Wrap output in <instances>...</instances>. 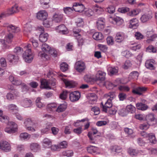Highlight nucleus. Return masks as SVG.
<instances>
[{"label": "nucleus", "instance_id": "obj_1", "mask_svg": "<svg viewBox=\"0 0 157 157\" xmlns=\"http://www.w3.org/2000/svg\"><path fill=\"white\" fill-rule=\"evenodd\" d=\"M31 48L30 44H28L24 47V49L26 50L23 54V57L24 60L28 63L31 62L33 58V55L31 51Z\"/></svg>", "mask_w": 157, "mask_h": 157}, {"label": "nucleus", "instance_id": "obj_2", "mask_svg": "<svg viewBox=\"0 0 157 157\" xmlns=\"http://www.w3.org/2000/svg\"><path fill=\"white\" fill-rule=\"evenodd\" d=\"M50 48H51L46 43L43 44L41 47V49L44 52L43 53L41 52H40L39 53V56L47 60H49L50 57L49 55H48L47 53Z\"/></svg>", "mask_w": 157, "mask_h": 157}, {"label": "nucleus", "instance_id": "obj_3", "mask_svg": "<svg viewBox=\"0 0 157 157\" xmlns=\"http://www.w3.org/2000/svg\"><path fill=\"white\" fill-rule=\"evenodd\" d=\"M8 125L10 126L7 127L5 128L4 131L6 132L11 134L14 133L17 131V125L14 122L10 121L8 124Z\"/></svg>", "mask_w": 157, "mask_h": 157}, {"label": "nucleus", "instance_id": "obj_4", "mask_svg": "<svg viewBox=\"0 0 157 157\" xmlns=\"http://www.w3.org/2000/svg\"><path fill=\"white\" fill-rule=\"evenodd\" d=\"M145 119L147 123L151 125H153L157 123V119L155 117L154 114L153 113H150L146 115Z\"/></svg>", "mask_w": 157, "mask_h": 157}, {"label": "nucleus", "instance_id": "obj_5", "mask_svg": "<svg viewBox=\"0 0 157 157\" xmlns=\"http://www.w3.org/2000/svg\"><path fill=\"white\" fill-rule=\"evenodd\" d=\"M0 149L6 152H9L11 150L10 144L6 141H0Z\"/></svg>", "mask_w": 157, "mask_h": 157}, {"label": "nucleus", "instance_id": "obj_6", "mask_svg": "<svg viewBox=\"0 0 157 157\" xmlns=\"http://www.w3.org/2000/svg\"><path fill=\"white\" fill-rule=\"evenodd\" d=\"M75 68L77 71L81 72L86 68L85 63L83 61H78L75 63Z\"/></svg>", "mask_w": 157, "mask_h": 157}, {"label": "nucleus", "instance_id": "obj_7", "mask_svg": "<svg viewBox=\"0 0 157 157\" xmlns=\"http://www.w3.org/2000/svg\"><path fill=\"white\" fill-rule=\"evenodd\" d=\"M69 97L70 100L72 102L78 101L80 97V93L78 91H75L69 94Z\"/></svg>", "mask_w": 157, "mask_h": 157}, {"label": "nucleus", "instance_id": "obj_8", "mask_svg": "<svg viewBox=\"0 0 157 157\" xmlns=\"http://www.w3.org/2000/svg\"><path fill=\"white\" fill-rule=\"evenodd\" d=\"M156 64V62L153 59H150L146 60L145 63V66L148 69L151 70H154L155 69V65Z\"/></svg>", "mask_w": 157, "mask_h": 157}, {"label": "nucleus", "instance_id": "obj_9", "mask_svg": "<svg viewBox=\"0 0 157 157\" xmlns=\"http://www.w3.org/2000/svg\"><path fill=\"white\" fill-rule=\"evenodd\" d=\"M98 29L101 31L103 30L105 25V20L104 18L101 17L98 18L96 22Z\"/></svg>", "mask_w": 157, "mask_h": 157}, {"label": "nucleus", "instance_id": "obj_10", "mask_svg": "<svg viewBox=\"0 0 157 157\" xmlns=\"http://www.w3.org/2000/svg\"><path fill=\"white\" fill-rule=\"evenodd\" d=\"M92 132H89L87 136L90 139V142L91 144H95L96 141L94 138L93 135L96 134L98 133V131L97 129L94 128L92 129Z\"/></svg>", "mask_w": 157, "mask_h": 157}, {"label": "nucleus", "instance_id": "obj_11", "mask_svg": "<svg viewBox=\"0 0 157 157\" xmlns=\"http://www.w3.org/2000/svg\"><path fill=\"white\" fill-rule=\"evenodd\" d=\"M101 107L102 108L103 111L107 112V109H110L112 106V99L108 98L107 101L105 103L104 105L102 102L101 103Z\"/></svg>", "mask_w": 157, "mask_h": 157}, {"label": "nucleus", "instance_id": "obj_12", "mask_svg": "<svg viewBox=\"0 0 157 157\" xmlns=\"http://www.w3.org/2000/svg\"><path fill=\"white\" fill-rule=\"evenodd\" d=\"M147 88L144 87H139L133 89L132 90V93L134 94L139 95H142L143 93L147 90Z\"/></svg>", "mask_w": 157, "mask_h": 157}, {"label": "nucleus", "instance_id": "obj_13", "mask_svg": "<svg viewBox=\"0 0 157 157\" xmlns=\"http://www.w3.org/2000/svg\"><path fill=\"white\" fill-rule=\"evenodd\" d=\"M48 13L45 10H40L36 14L37 18L40 20H45L48 17Z\"/></svg>", "mask_w": 157, "mask_h": 157}, {"label": "nucleus", "instance_id": "obj_14", "mask_svg": "<svg viewBox=\"0 0 157 157\" xmlns=\"http://www.w3.org/2000/svg\"><path fill=\"white\" fill-rule=\"evenodd\" d=\"M73 9L76 12H82L84 10V6L82 4L75 3L73 5Z\"/></svg>", "mask_w": 157, "mask_h": 157}, {"label": "nucleus", "instance_id": "obj_15", "mask_svg": "<svg viewBox=\"0 0 157 157\" xmlns=\"http://www.w3.org/2000/svg\"><path fill=\"white\" fill-rule=\"evenodd\" d=\"M125 37V33L122 32H117L116 34L115 37V41L118 42H121L124 39Z\"/></svg>", "mask_w": 157, "mask_h": 157}, {"label": "nucleus", "instance_id": "obj_16", "mask_svg": "<svg viewBox=\"0 0 157 157\" xmlns=\"http://www.w3.org/2000/svg\"><path fill=\"white\" fill-rule=\"evenodd\" d=\"M106 74L101 71H98L96 75V79L97 80L103 81L105 80Z\"/></svg>", "mask_w": 157, "mask_h": 157}, {"label": "nucleus", "instance_id": "obj_17", "mask_svg": "<svg viewBox=\"0 0 157 157\" xmlns=\"http://www.w3.org/2000/svg\"><path fill=\"white\" fill-rule=\"evenodd\" d=\"M129 23V28L133 29H136L139 25L138 21L136 18L131 20L130 21Z\"/></svg>", "mask_w": 157, "mask_h": 157}, {"label": "nucleus", "instance_id": "obj_18", "mask_svg": "<svg viewBox=\"0 0 157 157\" xmlns=\"http://www.w3.org/2000/svg\"><path fill=\"white\" fill-rule=\"evenodd\" d=\"M7 59L10 63H15L19 59V57L17 55L9 54L7 56Z\"/></svg>", "mask_w": 157, "mask_h": 157}, {"label": "nucleus", "instance_id": "obj_19", "mask_svg": "<svg viewBox=\"0 0 157 157\" xmlns=\"http://www.w3.org/2000/svg\"><path fill=\"white\" fill-rule=\"evenodd\" d=\"M20 8H19L16 5L12 6L10 8L8 9L7 10V13L9 15L12 14L14 13L18 12Z\"/></svg>", "mask_w": 157, "mask_h": 157}, {"label": "nucleus", "instance_id": "obj_20", "mask_svg": "<svg viewBox=\"0 0 157 157\" xmlns=\"http://www.w3.org/2000/svg\"><path fill=\"white\" fill-rule=\"evenodd\" d=\"M107 71L109 75H116L118 72V70L117 67L109 66L108 67Z\"/></svg>", "mask_w": 157, "mask_h": 157}, {"label": "nucleus", "instance_id": "obj_21", "mask_svg": "<svg viewBox=\"0 0 157 157\" xmlns=\"http://www.w3.org/2000/svg\"><path fill=\"white\" fill-rule=\"evenodd\" d=\"M152 17V13L151 12H149L148 13H146L143 15L140 18L141 20L143 22H145Z\"/></svg>", "mask_w": 157, "mask_h": 157}, {"label": "nucleus", "instance_id": "obj_22", "mask_svg": "<svg viewBox=\"0 0 157 157\" xmlns=\"http://www.w3.org/2000/svg\"><path fill=\"white\" fill-rule=\"evenodd\" d=\"M63 17V14L56 13L53 17L52 20L53 21L56 22H59L62 20Z\"/></svg>", "mask_w": 157, "mask_h": 157}, {"label": "nucleus", "instance_id": "obj_23", "mask_svg": "<svg viewBox=\"0 0 157 157\" xmlns=\"http://www.w3.org/2000/svg\"><path fill=\"white\" fill-rule=\"evenodd\" d=\"M57 29L61 33L65 34L67 33V29L64 25H61L57 27Z\"/></svg>", "mask_w": 157, "mask_h": 157}, {"label": "nucleus", "instance_id": "obj_24", "mask_svg": "<svg viewBox=\"0 0 157 157\" xmlns=\"http://www.w3.org/2000/svg\"><path fill=\"white\" fill-rule=\"evenodd\" d=\"M32 103V101L28 98H25L22 101L21 105L24 107L27 108L30 106Z\"/></svg>", "mask_w": 157, "mask_h": 157}, {"label": "nucleus", "instance_id": "obj_25", "mask_svg": "<svg viewBox=\"0 0 157 157\" xmlns=\"http://www.w3.org/2000/svg\"><path fill=\"white\" fill-rule=\"evenodd\" d=\"M98 150L99 148L98 147L92 145H90L87 147V152L91 154L95 153Z\"/></svg>", "mask_w": 157, "mask_h": 157}, {"label": "nucleus", "instance_id": "obj_26", "mask_svg": "<svg viewBox=\"0 0 157 157\" xmlns=\"http://www.w3.org/2000/svg\"><path fill=\"white\" fill-rule=\"evenodd\" d=\"M62 80L67 87L70 88H73L75 86L74 83L72 81L65 78H63Z\"/></svg>", "mask_w": 157, "mask_h": 157}, {"label": "nucleus", "instance_id": "obj_27", "mask_svg": "<svg viewBox=\"0 0 157 157\" xmlns=\"http://www.w3.org/2000/svg\"><path fill=\"white\" fill-rule=\"evenodd\" d=\"M136 107L137 109L142 111L145 110L148 108V106L146 104L141 102L138 103L136 104Z\"/></svg>", "mask_w": 157, "mask_h": 157}, {"label": "nucleus", "instance_id": "obj_28", "mask_svg": "<svg viewBox=\"0 0 157 157\" xmlns=\"http://www.w3.org/2000/svg\"><path fill=\"white\" fill-rule=\"evenodd\" d=\"M7 29L8 31L16 33L20 31L19 27H16L12 25H9L7 26Z\"/></svg>", "mask_w": 157, "mask_h": 157}, {"label": "nucleus", "instance_id": "obj_29", "mask_svg": "<svg viewBox=\"0 0 157 157\" xmlns=\"http://www.w3.org/2000/svg\"><path fill=\"white\" fill-rule=\"evenodd\" d=\"M43 145L45 148L49 147L52 144V140L48 138H44L43 141Z\"/></svg>", "mask_w": 157, "mask_h": 157}, {"label": "nucleus", "instance_id": "obj_30", "mask_svg": "<svg viewBox=\"0 0 157 157\" xmlns=\"http://www.w3.org/2000/svg\"><path fill=\"white\" fill-rule=\"evenodd\" d=\"M48 35L47 33H41L39 37V40L41 42H45L48 39Z\"/></svg>", "mask_w": 157, "mask_h": 157}, {"label": "nucleus", "instance_id": "obj_31", "mask_svg": "<svg viewBox=\"0 0 157 157\" xmlns=\"http://www.w3.org/2000/svg\"><path fill=\"white\" fill-rule=\"evenodd\" d=\"M93 38L96 40H102L104 36L101 33L96 32L93 35Z\"/></svg>", "mask_w": 157, "mask_h": 157}, {"label": "nucleus", "instance_id": "obj_32", "mask_svg": "<svg viewBox=\"0 0 157 157\" xmlns=\"http://www.w3.org/2000/svg\"><path fill=\"white\" fill-rule=\"evenodd\" d=\"M126 109V111H127V113H133L135 112L136 110L135 107L132 105H127Z\"/></svg>", "mask_w": 157, "mask_h": 157}, {"label": "nucleus", "instance_id": "obj_33", "mask_svg": "<svg viewBox=\"0 0 157 157\" xmlns=\"http://www.w3.org/2000/svg\"><path fill=\"white\" fill-rule=\"evenodd\" d=\"M49 81L45 79H43L41 80V85L42 87L49 89Z\"/></svg>", "mask_w": 157, "mask_h": 157}, {"label": "nucleus", "instance_id": "obj_34", "mask_svg": "<svg viewBox=\"0 0 157 157\" xmlns=\"http://www.w3.org/2000/svg\"><path fill=\"white\" fill-rule=\"evenodd\" d=\"M115 23L117 25L119 26L121 25L123 21V20L119 17H116L113 19Z\"/></svg>", "mask_w": 157, "mask_h": 157}, {"label": "nucleus", "instance_id": "obj_35", "mask_svg": "<svg viewBox=\"0 0 157 157\" xmlns=\"http://www.w3.org/2000/svg\"><path fill=\"white\" fill-rule=\"evenodd\" d=\"M118 89L120 91L125 92H129L130 89V88L128 86L126 85L120 86L118 87Z\"/></svg>", "mask_w": 157, "mask_h": 157}, {"label": "nucleus", "instance_id": "obj_36", "mask_svg": "<svg viewBox=\"0 0 157 157\" xmlns=\"http://www.w3.org/2000/svg\"><path fill=\"white\" fill-rule=\"evenodd\" d=\"M148 137L150 142L151 143L155 144L156 143L157 140L156 139L155 135L153 133H149Z\"/></svg>", "mask_w": 157, "mask_h": 157}, {"label": "nucleus", "instance_id": "obj_37", "mask_svg": "<svg viewBox=\"0 0 157 157\" xmlns=\"http://www.w3.org/2000/svg\"><path fill=\"white\" fill-rule=\"evenodd\" d=\"M67 107V105L65 104H60L56 109L57 112L59 113L64 111Z\"/></svg>", "mask_w": 157, "mask_h": 157}, {"label": "nucleus", "instance_id": "obj_38", "mask_svg": "<svg viewBox=\"0 0 157 157\" xmlns=\"http://www.w3.org/2000/svg\"><path fill=\"white\" fill-rule=\"evenodd\" d=\"M81 30L78 29V28H75L73 29V35L74 36L76 37H78L80 38L81 37V35L80 33Z\"/></svg>", "mask_w": 157, "mask_h": 157}, {"label": "nucleus", "instance_id": "obj_39", "mask_svg": "<svg viewBox=\"0 0 157 157\" xmlns=\"http://www.w3.org/2000/svg\"><path fill=\"white\" fill-rule=\"evenodd\" d=\"M69 92L67 90L63 91L60 94L59 98L63 100L66 99Z\"/></svg>", "mask_w": 157, "mask_h": 157}, {"label": "nucleus", "instance_id": "obj_40", "mask_svg": "<svg viewBox=\"0 0 157 157\" xmlns=\"http://www.w3.org/2000/svg\"><path fill=\"white\" fill-rule=\"evenodd\" d=\"M49 89H53L56 85V80L54 78H52L51 80H49Z\"/></svg>", "mask_w": 157, "mask_h": 157}, {"label": "nucleus", "instance_id": "obj_41", "mask_svg": "<svg viewBox=\"0 0 157 157\" xmlns=\"http://www.w3.org/2000/svg\"><path fill=\"white\" fill-rule=\"evenodd\" d=\"M73 152L72 150H67L63 151L62 155L63 156H66L68 157H71L73 155Z\"/></svg>", "mask_w": 157, "mask_h": 157}, {"label": "nucleus", "instance_id": "obj_42", "mask_svg": "<svg viewBox=\"0 0 157 157\" xmlns=\"http://www.w3.org/2000/svg\"><path fill=\"white\" fill-rule=\"evenodd\" d=\"M118 84V83L117 84H113L110 82H108L105 83V85L107 89H113L114 87L117 86Z\"/></svg>", "mask_w": 157, "mask_h": 157}, {"label": "nucleus", "instance_id": "obj_43", "mask_svg": "<svg viewBox=\"0 0 157 157\" xmlns=\"http://www.w3.org/2000/svg\"><path fill=\"white\" fill-rule=\"evenodd\" d=\"M57 104L55 103H52L48 104L47 106V109L50 111H54V109H56Z\"/></svg>", "mask_w": 157, "mask_h": 157}, {"label": "nucleus", "instance_id": "obj_44", "mask_svg": "<svg viewBox=\"0 0 157 157\" xmlns=\"http://www.w3.org/2000/svg\"><path fill=\"white\" fill-rule=\"evenodd\" d=\"M9 117L6 115L1 116H0V121L2 122H4L7 124L10 122L9 121Z\"/></svg>", "mask_w": 157, "mask_h": 157}, {"label": "nucleus", "instance_id": "obj_45", "mask_svg": "<svg viewBox=\"0 0 157 157\" xmlns=\"http://www.w3.org/2000/svg\"><path fill=\"white\" fill-rule=\"evenodd\" d=\"M157 38V34H154L149 36L146 41L147 43H150L151 42L155 41Z\"/></svg>", "mask_w": 157, "mask_h": 157}, {"label": "nucleus", "instance_id": "obj_46", "mask_svg": "<svg viewBox=\"0 0 157 157\" xmlns=\"http://www.w3.org/2000/svg\"><path fill=\"white\" fill-rule=\"evenodd\" d=\"M20 137L22 140L29 139L30 137V135L26 132L21 133L20 135Z\"/></svg>", "mask_w": 157, "mask_h": 157}, {"label": "nucleus", "instance_id": "obj_47", "mask_svg": "<svg viewBox=\"0 0 157 157\" xmlns=\"http://www.w3.org/2000/svg\"><path fill=\"white\" fill-rule=\"evenodd\" d=\"M128 152L131 156H136L138 154V151L132 148H129Z\"/></svg>", "mask_w": 157, "mask_h": 157}, {"label": "nucleus", "instance_id": "obj_48", "mask_svg": "<svg viewBox=\"0 0 157 157\" xmlns=\"http://www.w3.org/2000/svg\"><path fill=\"white\" fill-rule=\"evenodd\" d=\"M60 68L62 71H65L68 69V65L66 63L63 62L60 64Z\"/></svg>", "mask_w": 157, "mask_h": 157}, {"label": "nucleus", "instance_id": "obj_49", "mask_svg": "<svg viewBox=\"0 0 157 157\" xmlns=\"http://www.w3.org/2000/svg\"><path fill=\"white\" fill-rule=\"evenodd\" d=\"M18 94L17 93L14 94L9 93L6 95V98L8 100H13V99L16 97L18 96Z\"/></svg>", "mask_w": 157, "mask_h": 157}, {"label": "nucleus", "instance_id": "obj_50", "mask_svg": "<svg viewBox=\"0 0 157 157\" xmlns=\"http://www.w3.org/2000/svg\"><path fill=\"white\" fill-rule=\"evenodd\" d=\"M112 152H120L122 150L121 148L117 146H114L112 147L111 149Z\"/></svg>", "mask_w": 157, "mask_h": 157}, {"label": "nucleus", "instance_id": "obj_51", "mask_svg": "<svg viewBox=\"0 0 157 157\" xmlns=\"http://www.w3.org/2000/svg\"><path fill=\"white\" fill-rule=\"evenodd\" d=\"M39 145L36 143H33L30 145V149L34 151H36L39 149Z\"/></svg>", "mask_w": 157, "mask_h": 157}, {"label": "nucleus", "instance_id": "obj_52", "mask_svg": "<svg viewBox=\"0 0 157 157\" xmlns=\"http://www.w3.org/2000/svg\"><path fill=\"white\" fill-rule=\"evenodd\" d=\"M41 98H38L36 101V103L37 106L39 108L43 107L44 106V105L43 104L41 101Z\"/></svg>", "mask_w": 157, "mask_h": 157}, {"label": "nucleus", "instance_id": "obj_53", "mask_svg": "<svg viewBox=\"0 0 157 157\" xmlns=\"http://www.w3.org/2000/svg\"><path fill=\"white\" fill-rule=\"evenodd\" d=\"M97 97L94 94H91V96L89 98V102L90 103H94L97 101Z\"/></svg>", "mask_w": 157, "mask_h": 157}, {"label": "nucleus", "instance_id": "obj_54", "mask_svg": "<svg viewBox=\"0 0 157 157\" xmlns=\"http://www.w3.org/2000/svg\"><path fill=\"white\" fill-rule=\"evenodd\" d=\"M73 9L70 7H64L63 10L64 13L67 14H69L72 13L73 11Z\"/></svg>", "mask_w": 157, "mask_h": 157}, {"label": "nucleus", "instance_id": "obj_55", "mask_svg": "<svg viewBox=\"0 0 157 157\" xmlns=\"http://www.w3.org/2000/svg\"><path fill=\"white\" fill-rule=\"evenodd\" d=\"M33 121H32L30 118H28L25 120L24 124L25 127H27L29 125H33Z\"/></svg>", "mask_w": 157, "mask_h": 157}, {"label": "nucleus", "instance_id": "obj_56", "mask_svg": "<svg viewBox=\"0 0 157 157\" xmlns=\"http://www.w3.org/2000/svg\"><path fill=\"white\" fill-rule=\"evenodd\" d=\"M118 113L119 115L122 116H126L127 114V111L126 109H122L118 111Z\"/></svg>", "mask_w": 157, "mask_h": 157}, {"label": "nucleus", "instance_id": "obj_57", "mask_svg": "<svg viewBox=\"0 0 157 157\" xmlns=\"http://www.w3.org/2000/svg\"><path fill=\"white\" fill-rule=\"evenodd\" d=\"M150 125H151L147 123L146 124L143 123L140 125V128L141 129L146 130L149 128Z\"/></svg>", "mask_w": 157, "mask_h": 157}, {"label": "nucleus", "instance_id": "obj_58", "mask_svg": "<svg viewBox=\"0 0 157 157\" xmlns=\"http://www.w3.org/2000/svg\"><path fill=\"white\" fill-rule=\"evenodd\" d=\"M48 54H49L54 57H56L57 56V51L54 49H50L49 51H48Z\"/></svg>", "mask_w": 157, "mask_h": 157}, {"label": "nucleus", "instance_id": "obj_59", "mask_svg": "<svg viewBox=\"0 0 157 157\" xmlns=\"http://www.w3.org/2000/svg\"><path fill=\"white\" fill-rule=\"evenodd\" d=\"M106 11L110 13H113L115 11V7L113 6H110L106 10Z\"/></svg>", "mask_w": 157, "mask_h": 157}, {"label": "nucleus", "instance_id": "obj_60", "mask_svg": "<svg viewBox=\"0 0 157 157\" xmlns=\"http://www.w3.org/2000/svg\"><path fill=\"white\" fill-rule=\"evenodd\" d=\"M135 37L137 40H141L144 38V36L140 32H136L135 34Z\"/></svg>", "mask_w": 157, "mask_h": 157}, {"label": "nucleus", "instance_id": "obj_61", "mask_svg": "<svg viewBox=\"0 0 157 157\" xmlns=\"http://www.w3.org/2000/svg\"><path fill=\"white\" fill-rule=\"evenodd\" d=\"M98 47L100 50L104 52H106L108 49V47L105 45L99 44Z\"/></svg>", "mask_w": 157, "mask_h": 157}, {"label": "nucleus", "instance_id": "obj_62", "mask_svg": "<svg viewBox=\"0 0 157 157\" xmlns=\"http://www.w3.org/2000/svg\"><path fill=\"white\" fill-rule=\"evenodd\" d=\"M147 51L149 52L155 53L156 52V49L151 45H149L146 48Z\"/></svg>", "mask_w": 157, "mask_h": 157}, {"label": "nucleus", "instance_id": "obj_63", "mask_svg": "<svg viewBox=\"0 0 157 157\" xmlns=\"http://www.w3.org/2000/svg\"><path fill=\"white\" fill-rule=\"evenodd\" d=\"M107 44L109 45H112L114 43L113 38L111 36H108L106 38Z\"/></svg>", "mask_w": 157, "mask_h": 157}, {"label": "nucleus", "instance_id": "obj_64", "mask_svg": "<svg viewBox=\"0 0 157 157\" xmlns=\"http://www.w3.org/2000/svg\"><path fill=\"white\" fill-rule=\"evenodd\" d=\"M139 76V73L137 71H133L130 74V76L132 77V78L137 79Z\"/></svg>", "mask_w": 157, "mask_h": 157}]
</instances>
